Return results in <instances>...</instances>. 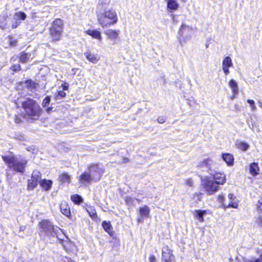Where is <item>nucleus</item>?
<instances>
[{"label": "nucleus", "instance_id": "obj_1", "mask_svg": "<svg viewBox=\"0 0 262 262\" xmlns=\"http://www.w3.org/2000/svg\"><path fill=\"white\" fill-rule=\"evenodd\" d=\"M2 159L12 170L21 173L25 172L28 163L25 158L21 156L9 155L3 156Z\"/></svg>", "mask_w": 262, "mask_h": 262}, {"label": "nucleus", "instance_id": "obj_2", "mask_svg": "<svg viewBox=\"0 0 262 262\" xmlns=\"http://www.w3.org/2000/svg\"><path fill=\"white\" fill-rule=\"evenodd\" d=\"M98 20L102 28L108 27L117 24L118 17L116 10L106 9L98 16Z\"/></svg>", "mask_w": 262, "mask_h": 262}, {"label": "nucleus", "instance_id": "obj_3", "mask_svg": "<svg viewBox=\"0 0 262 262\" xmlns=\"http://www.w3.org/2000/svg\"><path fill=\"white\" fill-rule=\"evenodd\" d=\"M40 227L48 235L53 237L56 236L58 239L61 240L60 235L64 236L62 230L58 227H54L48 220H43L40 223Z\"/></svg>", "mask_w": 262, "mask_h": 262}, {"label": "nucleus", "instance_id": "obj_4", "mask_svg": "<svg viewBox=\"0 0 262 262\" xmlns=\"http://www.w3.org/2000/svg\"><path fill=\"white\" fill-rule=\"evenodd\" d=\"M23 107L26 113L29 116L38 117L40 113V107L38 104L32 99H28L23 102Z\"/></svg>", "mask_w": 262, "mask_h": 262}, {"label": "nucleus", "instance_id": "obj_5", "mask_svg": "<svg viewBox=\"0 0 262 262\" xmlns=\"http://www.w3.org/2000/svg\"><path fill=\"white\" fill-rule=\"evenodd\" d=\"M201 184L206 192L209 195L214 194L220 189L219 185L207 177L202 179Z\"/></svg>", "mask_w": 262, "mask_h": 262}, {"label": "nucleus", "instance_id": "obj_6", "mask_svg": "<svg viewBox=\"0 0 262 262\" xmlns=\"http://www.w3.org/2000/svg\"><path fill=\"white\" fill-rule=\"evenodd\" d=\"M62 21L58 18L55 19L50 29V35L53 41H58L60 39L62 31Z\"/></svg>", "mask_w": 262, "mask_h": 262}, {"label": "nucleus", "instance_id": "obj_7", "mask_svg": "<svg viewBox=\"0 0 262 262\" xmlns=\"http://www.w3.org/2000/svg\"><path fill=\"white\" fill-rule=\"evenodd\" d=\"M88 170L94 182L99 181L104 171L103 166L98 164H91L88 166Z\"/></svg>", "mask_w": 262, "mask_h": 262}, {"label": "nucleus", "instance_id": "obj_8", "mask_svg": "<svg viewBox=\"0 0 262 262\" xmlns=\"http://www.w3.org/2000/svg\"><path fill=\"white\" fill-rule=\"evenodd\" d=\"M229 202L228 203H226L225 202V197L223 195H219L217 198V200L220 203L222 204V206L224 208H237L238 207V203L236 201L235 196L232 193H230L228 195Z\"/></svg>", "mask_w": 262, "mask_h": 262}, {"label": "nucleus", "instance_id": "obj_9", "mask_svg": "<svg viewBox=\"0 0 262 262\" xmlns=\"http://www.w3.org/2000/svg\"><path fill=\"white\" fill-rule=\"evenodd\" d=\"M193 29L191 27L182 24L180 28L179 34L184 42L189 40L193 34Z\"/></svg>", "mask_w": 262, "mask_h": 262}, {"label": "nucleus", "instance_id": "obj_10", "mask_svg": "<svg viewBox=\"0 0 262 262\" xmlns=\"http://www.w3.org/2000/svg\"><path fill=\"white\" fill-rule=\"evenodd\" d=\"M41 179V173L37 170L33 171L30 179L28 181V189L32 190L35 188L38 184V182H40Z\"/></svg>", "mask_w": 262, "mask_h": 262}, {"label": "nucleus", "instance_id": "obj_11", "mask_svg": "<svg viewBox=\"0 0 262 262\" xmlns=\"http://www.w3.org/2000/svg\"><path fill=\"white\" fill-rule=\"evenodd\" d=\"M120 33V30L112 29H107L104 31V34L106 35V38L112 41L113 45L117 43Z\"/></svg>", "mask_w": 262, "mask_h": 262}, {"label": "nucleus", "instance_id": "obj_12", "mask_svg": "<svg viewBox=\"0 0 262 262\" xmlns=\"http://www.w3.org/2000/svg\"><path fill=\"white\" fill-rule=\"evenodd\" d=\"M162 259L164 262H175L172 251L168 246L162 248Z\"/></svg>", "mask_w": 262, "mask_h": 262}, {"label": "nucleus", "instance_id": "obj_13", "mask_svg": "<svg viewBox=\"0 0 262 262\" xmlns=\"http://www.w3.org/2000/svg\"><path fill=\"white\" fill-rule=\"evenodd\" d=\"M209 173L213 177L212 180L216 182L219 185H224L226 183V179L224 173L215 172L213 170H211Z\"/></svg>", "mask_w": 262, "mask_h": 262}, {"label": "nucleus", "instance_id": "obj_14", "mask_svg": "<svg viewBox=\"0 0 262 262\" xmlns=\"http://www.w3.org/2000/svg\"><path fill=\"white\" fill-rule=\"evenodd\" d=\"M150 211L149 207L146 205L139 208V217L137 219L138 222L140 223H143L144 219L148 218L149 216Z\"/></svg>", "mask_w": 262, "mask_h": 262}, {"label": "nucleus", "instance_id": "obj_15", "mask_svg": "<svg viewBox=\"0 0 262 262\" xmlns=\"http://www.w3.org/2000/svg\"><path fill=\"white\" fill-rule=\"evenodd\" d=\"M233 66V63L231 58L229 56L226 57L222 63V69L226 75L229 74V68Z\"/></svg>", "mask_w": 262, "mask_h": 262}, {"label": "nucleus", "instance_id": "obj_16", "mask_svg": "<svg viewBox=\"0 0 262 262\" xmlns=\"http://www.w3.org/2000/svg\"><path fill=\"white\" fill-rule=\"evenodd\" d=\"M27 16L26 14L22 12H16L14 15V18L16 20L15 24L12 25L13 28H16L20 24V20H24L26 19Z\"/></svg>", "mask_w": 262, "mask_h": 262}, {"label": "nucleus", "instance_id": "obj_17", "mask_svg": "<svg viewBox=\"0 0 262 262\" xmlns=\"http://www.w3.org/2000/svg\"><path fill=\"white\" fill-rule=\"evenodd\" d=\"M79 180L80 183L82 184H90L94 182L89 172H84L81 174L79 177Z\"/></svg>", "mask_w": 262, "mask_h": 262}, {"label": "nucleus", "instance_id": "obj_18", "mask_svg": "<svg viewBox=\"0 0 262 262\" xmlns=\"http://www.w3.org/2000/svg\"><path fill=\"white\" fill-rule=\"evenodd\" d=\"M214 165V162L209 158L204 160L201 162L198 165L199 167H206L208 169V172L211 171L212 168Z\"/></svg>", "mask_w": 262, "mask_h": 262}, {"label": "nucleus", "instance_id": "obj_19", "mask_svg": "<svg viewBox=\"0 0 262 262\" xmlns=\"http://www.w3.org/2000/svg\"><path fill=\"white\" fill-rule=\"evenodd\" d=\"M84 56L90 62L95 63L99 60V57L97 54L92 53L90 51L84 53Z\"/></svg>", "mask_w": 262, "mask_h": 262}, {"label": "nucleus", "instance_id": "obj_20", "mask_svg": "<svg viewBox=\"0 0 262 262\" xmlns=\"http://www.w3.org/2000/svg\"><path fill=\"white\" fill-rule=\"evenodd\" d=\"M88 35L91 36L93 38L98 39L101 41L102 40V35L100 31L96 30H88L85 31Z\"/></svg>", "mask_w": 262, "mask_h": 262}, {"label": "nucleus", "instance_id": "obj_21", "mask_svg": "<svg viewBox=\"0 0 262 262\" xmlns=\"http://www.w3.org/2000/svg\"><path fill=\"white\" fill-rule=\"evenodd\" d=\"M60 211L63 214L67 217H69L71 215L70 207L66 202H61L60 204Z\"/></svg>", "mask_w": 262, "mask_h": 262}, {"label": "nucleus", "instance_id": "obj_22", "mask_svg": "<svg viewBox=\"0 0 262 262\" xmlns=\"http://www.w3.org/2000/svg\"><path fill=\"white\" fill-rule=\"evenodd\" d=\"M222 158L226 162L228 166H231L233 165L234 157L232 155L230 154H223L222 155Z\"/></svg>", "mask_w": 262, "mask_h": 262}, {"label": "nucleus", "instance_id": "obj_23", "mask_svg": "<svg viewBox=\"0 0 262 262\" xmlns=\"http://www.w3.org/2000/svg\"><path fill=\"white\" fill-rule=\"evenodd\" d=\"M250 173L253 176H256L258 174L259 171V168L258 165V163L253 162L250 164L249 166Z\"/></svg>", "mask_w": 262, "mask_h": 262}, {"label": "nucleus", "instance_id": "obj_24", "mask_svg": "<svg viewBox=\"0 0 262 262\" xmlns=\"http://www.w3.org/2000/svg\"><path fill=\"white\" fill-rule=\"evenodd\" d=\"M71 177L68 173L63 172L59 176V181L62 183L69 184L71 182Z\"/></svg>", "mask_w": 262, "mask_h": 262}, {"label": "nucleus", "instance_id": "obj_25", "mask_svg": "<svg viewBox=\"0 0 262 262\" xmlns=\"http://www.w3.org/2000/svg\"><path fill=\"white\" fill-rule=\"evenodd\" d=\"M206 214V210H195L194 216L200 222H203L204 221V215Z\"/></svg>", "mask_w": 262, "mask_h": 262}, {"label": "nucleus", "instance_id": "obj_26", "mask_svg": "<svg viewBox=\"0 0 262 262\" xmlns=\"http://www.w3.org/2000/svg\"><path fill=\"white\" fill-rule=\"evenodd\" d=\"M167 8L171 10H176L179 7L177 0H167Z\"/></svg>", "mask_w": 262, "mask_h": 262}, {"label": "nucleus", "instance_id": "obj_27", "mask_svg": "<svg viewBox=\"0 0 262 262\" xmlns=\"http://www.w3.org/2000/svg\"><path fill=\"white\" fill-rule=\"evenodd\" d=\"M229 85L232 89V93L233 94V96L232 98V99H233V98H234L235 96L237 94L238 92V88L237 83L235 80L232 79L229 81Z\"/></svg>", "mask_w": 262, "mask_h": 262}, {"label": "nucleus", "instance_id": "obj_28", "mask_svg": "<svg viewBox=\"0 0 262 262\" xmlns=\"http://www.w3.org/2000/svg\"><path fill=\"white\" fill-rule=\"evenodd\" d=\"M40 186L45 190H49L52 185V181L51 180H47L44 179L40 181Z\"/></svg>", "mask_w": 262, "mask_h": 262}, {"label": "nucleus", "instance_id": "obj_29", "mask_svg": "<svg viewBox=\"0 0 262 262\" xmlns=\"http://www.w3.org/2000/svg\"><path fill=\"white\" fill-rule=\"evenodd\" d=\"M102 227L104 230L106 231L110 235L112 236L113 233V228L110 223V222H106V221H104L102 224Z\"/></svg>", "mask_w": 262, "mask_h": 262}, {"label": "nucleus", "instance_id": "obj_30", "mask_svg": "<svg viewBox=\"0 0 262 262\" xmlns=\"http://www.w3.org/2000/svg\"><path fill=\"white\" fill-rule=\"evenodd\" d=\"M237 261V262H262V255L258 258H243L242 259H238Z\"/></svg>", "mask_w": 262, "mask_h": 262}, {"label": "nucleus", "instance_id": "obj_31", "mask_svg": "<svg viewBox=\"0 0 262 262\" xmlns=\"http://www.w3.org/2000/svg\"><path fill=\"white\" fill-rule=\"evenodd\" d=\"M236 146L238 148L244 151H246L249 147V145L247 143L238 141L236 142Z\"/></svg>", "mask_w": 262, "mask_h": 262}, {"label": "nucleus", "instance_id": "obj_32", "mask_svg": "<svg viewBox=\"0 0 262 262\" xmlns=\"http://www.w3.org/2000/svg\"><path fill=\"white\" fill-rule=\"evenodd\" d=\"M31 57L30 53H21L20 56L19 60L22 63L27 62Z\"/></svg>", "mask_w": 262, "mask_h": 262}, {"label": "nucleus", "instance_id": "obj_33", "mask_svg": "<svg viewBox=\"0 0 262 262\" xmlns=\"http://www.w3.org/2000/svg\"><path fill=\"white\" fill-rule=\"evenodd\" d=\"M72 201L76 204H80L82 202V198L81 196L78 194H74L71 196Z\"/></svg>", "mask_w": 262, "mask_h": 262}, {"label": "nucleus", "instance_id": "obj_34", "mask_svg": "<svg viewBox=\"0 0 262 262\" xmlns=\"http://www.w3.org/2000/svg\"><path fill=\"white\" fill-rule=\"evenodd\" d=\"M124 201L128 206H132L135 205V199L130 196H126Z\"/></svg>", "mask_w": 262, "mask_h": 262}, {"label": "nucleus", "instance_id": "obj_35", "mask_svg": "<svg viewBox=\"0 0 262 262\" xmlns=\"http://www.w3.org/2000/svg\"><path fill=\"white\" fill-rule=\"evenodd\" d=\"M25 84L26 86L29 89H33L36 88V84L31 80H28L26 81Z\"/></svg>", "mask_w": 262, "mask_h": 262}, {"label": "nucleus", "instance_id": "obj_36", "mask_svg": "<svg viewBox=\"0 0 262 262\" xmlns=\"http://www.w3.org/2000/svg\"><path fill=\"white\" fill-rule=\"evenodd\" d=\"M247 102L250 104L252 111H255L256 110L255 102L253 100L248 99Z\"/></svg>", "mask_w": 262, "mask_h": 262}, {"label": "nucleus", "instance_id": "obj_37", "mask_svg": "<svg viewBox=\"0 0 262 262\" xmlns=\"http://www.w3.org/2000/svg\"><path fill=\"white\" fill-rule=\"evenodd\" d=\"M50 97L49 96H47L46 97L43 102H42V106L43 107H47L48 106V105L49 104L50 102Z\"/></svg>", "mask_w": 262, "mask_h": 262}, {"label": "nucleus", "instance_id": "obj_38", "mask_svg": "<svg viewBox=\"0 0 262 262\" xmlns=\"http://www.w3.org/2000/svg\"><path fill=\"white\" fill-rule=\"evenodd\" d=\"M256 224L260 227H262V215H259L256 219Z\"/></svg>", "mask_w": 262, "mask_h": 262}, {"label": "nucleus", "instance_id": "obj_39", "mask_svg": "<svg viewBox=\"0 0 262 262\" xmlns=\"http://www.w3.org/2000/svg\"><path fill=\"white\" fill-rule=\"evenodd\" d=\"M110 3V0H99V5H101L102 7L103 6L108 5Z\"/></svg>", "mask_w": 262, "mask_h": 262}, {"label": "nucleus", "instance_id": "obj_40", "mask_svg": "<svg viewBox=\"0 0 262 262\" xmlns=\"http://www.w3.org/2000/svg\"><path fill=\"white\" fill-rule=\"evenodd\" d=\"M60 262H75L71 258L68 257H62Z\"/></svg>", "mask_w": 262, "mask_h": 262}, {"label": "nucleus", "instance_id": "obj_41", "mask_svg": "<svg viewBox=\"0 0 262 262\" xmlns=\"http://www.w3.org/2000/svg\"><path fill=\"white\" fill-rule=\"evenodd\" d=\"M186 184L189 186H192L193 184V182L191 179H187L185 180Z\"/></svg>", "mask_w": 262, "mask_h": 262}, {"label": "nucleus", "instance_id": "obj_42", "mask_svg": "<svg viewBox=\"0 0 262 262\" xmlns=\"http://www.w3.org/2000/svg\"><path fill=\"white\" fill-rule=\"evenodd\" d=\"M66 93L62 91H59L58 92V94L56 96V97H57V98H58V97L59 96L61 98H63V97H66Z\"/></svg>", "mask_w": 262, "mask_h": 262}, {"label": "nucleus", "instance_id": "obj_43", "mask_svg": "<svg viewBox=\"0 0 262 262\" xmlns=\"http://www.w3.org/2000/svg\"><path fill=\"white\" fill-rule=\"evenodd\" d=\"M12 70L14 71H19L20 70V66L19 64L14 65L12 67Z\"/></svg>", "mask_w": 262, "mask_h": 262}, {"label": "nucleus", "instance_id": "obj_44", "mask_svg": "<svg viewBox=\"0 0 262 262\" xmlns=\"http://www.w3.org/2000/svg\"><path fill=\"white\" fill-rule=\"evenodd\" d=\"M158 120V122L159 123H163L165 122V119L164 117H160L158 118L157 119Z\"/></svg>", "mask_w": 262, "mask_h": 262}, {"label": "nucleus", "instance_id": "obj_45", "mask_svg": "<svg viewBox=\"0 0 262 262\" xmlns=\"http://www.w3.org/2000/svg\"><path fill=\"white\" fill-rule=\"evenodd\" d=\"M257 208L261 211H262V200H259L257 204Z\"/></svg>", "mask_w": 262, "mask_h": 262}, {"label": "nucleus", "instance_id": "obj_46", "mask_svg": "<svg viewBox=\"0 0 262 262\" xmlns=\"http://www.w3.org/2000/svg\"><path fill=\"white\" fill-rule=\"evenodd\" d=\"M156 258L154 255H150L149 257V261L150 262H156Z\"/></svg>", "mask_w": 262, "mask_h": 262}, {"label": "nucleus", "instance_id": "obj_47", "mask_svg": "<svg viewBox=\"0 0 262 262\" xmlns=\"http://www.w3.org/2000/svg\"><path fill=\"white\" fill-rule=\"evenodd\" d=\"M89 214L91 216H94L96 215V212L94 211L89 212Z\"/></svg>", "mask_w": 262, "mask_h": 262}, {"label": "nucleus", "instance_id": "obj_48", "mask_svg": "<svg viewBox=\"0 0 262 262\" xmlns=\"http://www.w3.org/2000/svg\"><path fill=\"white\" fill-rule=\"evenodd\" d=\"M129 161V160L128 158H124L123 159L122 163H125L128 162Z\"/></svg>", "mask_w": 262, "mask_h": 262}, {"label": "nucleus", "instance_id": "obj_49", "mask_svg": "<svg viewBox=\"0 0 262 262\" xmlns=\"http://www.w3.org/2000/svg\"><path fill=\"white\" fill-rule=\"evenodd\" d=\"M26 229V226H21L19 227V230L24 231Z\"/></svg>", "mask_w": 262, "mask_h": 262}, {"label": "nucleus", "instance_id": "obj_50", "mask_svg": "<svg viewBox=\"0 0 262 262\" xmlns=\"http://www.w3.org/2000/svg\"><path fill=\"white\" fill-rule=\"evenodd\" d=\"M77 71H78L77 69H73L72 70V74L75 75Z\"/></svg>", "mask_w": 262, "mask_h": 262}, {"label": "nucleus", "instance_id": "obj_51", "mask_svg": "<svg viewBox=\"0 0 262 262\" xmlns=\"http://www.w3.org/2000/svg\"><path fill=\"white\" fill-rule=\"evenodd\" d=\"M16 42L15 41H11V42H10V45H11V46H15L16 45Z\"/></svg>", "mask_w": 262, "mask_h": 262}, {"label": "nucleus", "instance_id": "obj_52", "mask_svg": "<svg viewBox=\"0 0 262 262\" xmlns=\"http://www.w3.org/2000/svg\"><path fill=\"white\" fill-rule=\"evenodd\" d=\"M63 90H68V86H66V85H63Z\"/></svg>", "mask_w": 262, "mask_h": 262}, {"label": "nucleus", "instance_id": "obj_53", "mask_svg": "<svg viewBox=\"0 0 262 262\" xmlns=\"http://www.w3.org/2000/svg\"><path fill=\"white\" fill-rule=\"evenodd\" d=\"M259 106L262 108V102H259Z\"/></svg>", "mask_w": 262, "mask_h": 262}, {"label": "nucleus", "instance_id": "obj_54", "mask_svg": "<svg viewBox=\"0 0 262 262\" xmlns=\"http://www.w3.org/2000/svg\"><path fill=\"white\" fill-rule=\"evenodd\" d=\"M136 200H137L139 203H140V200L136 199Z\"/></svg>", "mask_w": 262, "mask_h": 262}]
</instances>
